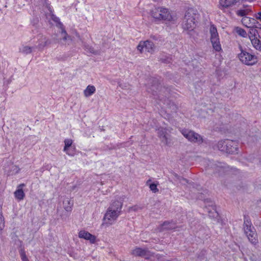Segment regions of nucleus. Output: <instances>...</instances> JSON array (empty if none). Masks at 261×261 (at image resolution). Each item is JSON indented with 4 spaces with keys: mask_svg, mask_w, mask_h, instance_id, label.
I'll use <instances>...</instances> for the list:
<instances>
[{
    "mask_svg": "<svg viewBox=\"0 0 261 261\" xmlns=\"http://www.w3.org/2000/svg\"><path fill=\"white\" fill-rule=\"evenodd\" d=\"M181 132L186 139L192 142L201 143L203 142L201 136L194 131L184 129L182 130Z\"/></svg>",
    "mask_w": 261,
    "mask_h": 261,
    "instance_id": "6",
    "label": "nucleus"
},
{
    "mask_svg": "<svg viewBox=\"0 0 261 261\" xmlns=\"http://www.w3.org/2000/svg\"><path fill=\"white\" fill-rule=\"evenodd\" d=\"M237 142L230 140H222L217 144L218 149L227 153L237 152Z\"/></svg>",
    "mask_w": 261,
    "mask_h": 261,
    "instance_id": "4",
    "label": "nucleus"
},
{
    "mask_svg": "<svg viewBox=\"0 0 261 261\" xmlns=\"http://www.w3.org/2000/svg\"><path fill=\"white\" fill-rule=\"evenodd\" d=\"M20 51L24 54H29L32 51V47L29 46H23L20 49Z\"/></svg>",
    "mask_w": 261,
    "mask_h": 261,
    "instance_id": "24",
    "label": "nucleus"
},
{
    "mask_svg": "<svg viewBox=\"0 0 261 261\" xmlns=\"http://www.w3.org/2000/svg\"><path fill=\"white\" fill-rule=\"evenodd\" d=\"M250 12L251 10L249 8H244L237 10L236 14L238 16L244 17L248 15Z\"/></svg>",
    "mask_w": 261,
    "mask_h": 261,
    "instance_id": "23",
    "label": "nucleus"
},
{
    "mask_svg": "<svg viewBox=\"0 0 261 261\" xmlns=\"http://www.w3.org/2000/svg\"><path fill=\"white\" fill-rule=\"evenodd\" d=\"M96 91L95 87L93 86L89 85L84 91V95L85 97H88L93 95Z\"/></svg>",
    "mask_w": 261,
    "mask_h": 261,
    "instance_id": "21",
    "label": "nucleus"
},
{
    "mask_svg": "<svg viewBox=\"0 0 261 261\" xmlns=\"http://www.w3.org/2000/svg\"><path fill=\"white\" fill-rule=\"evenodd\" d=\"M50 43L49 39L43 36H41L38 39L37 48L39 49H43L44 47Z\"/></svg>",
    "mask_w": 261,
    "mask_h": 261,
    "instance_id": "17",
    "label": "nucleus"
},
{
    "mask_svg": "<svg viewBox=\"0 0 261 261\" xmlns=\"http://www.w3.org/2000/svg\"><path fill=\"white\" fill-rule=\"evenodd\" d=\"M122 207V203L121 201H113L105 214L102 225H110L114 224L120 215Z\"/></svg>",
    "mask_w": 261,
    "mask_h": 261,
    "instance_id": "1",
    "label": "nucleus"
},
{
    "mask_svg": "<svg viewBox=\"0 0 261 261\" xmlns=\"http://www.w3.org/2000/svg\"><path fill=\"white\" fill-rule=\"evenodd\" d=\"M168 129L166 128L160 127L157 130L158 136L163 143L168 144Z\"/></svg>",
    "mask_w": 261,
    "mask_h": 261,
    "instance_id": "15",
    "label": "nucleus"
},
{
    "mask_svg": "<svg viewBox=\"0 0 261 261\" xmlns=\"http://www.w3.org/2000/svg\"><path fill=\"white\" fill-rule=\"evenodd\" d=\"M65 146L63 151L69 155H72L73 154L70 152L69 148L72 144V140L71 139H67L64 140Z\"/></svg>",
    "mask_w": 261,
    "mask_h": 261,
    "instance_id": "22",
    "label": "nucleus"
},
{
    "mask_svg": "<svg viewBox=\"0 0 261 261\" xmlns=\"http://www.w3.org/2000/svg\"><path fill=\"white\" fill-rule=\"evenodd\" d=\"M137 48L141 53L147 51L152 53L154 51L155 46L151 41L146 40L140 42L137 46Z\"/></svg>",
    "mask_w": 261,
    "mask_h": 261,
    "instance_id": "9",
    "label": "nucleus"
},
{
    "mask_svg": "<svg viewBox=\"0 0 261 261\" xmlns=\"http://www.w3.org/2000/svg\"><path fill=\"white\" fill-rule=\"evenodd\" d=\"M61 34L62 39L64 41H66V40L70 39V37L68 35L64 29L62 30Z\"/></svg>",
    "mask_w": 261,
    "mask_h": 261,
    "instance_id": "28",
    "label": "nucleus"
},
{
    "mask_svg": "<svg viewBox=\"0 0 261 261\" xmlns=\"http://www.w3.org/2000/svg\"><path fill=\"white\" fill-rule=\"evenodd\" d=\"M239 58L242 63L248 65H252L257 61L256 57L245 51L241 49V53L239 54Z\"/></svg>",
    "mask_w": 261,
    "mask_h": 261,
    "instance_id": "7",
    "label": "nucleus"
},
{
    "mask_svg": "<svg viewBox=\"0 0 261 261\" xmlns=\"http://www.w3.org/2000/svg\"><path fill=\"white\" fill-rule=\"evenodd\" d=\"M151 16L156 20H165L168 21H174L176 18L172 16L168 10L163 7H155L151 11Z\"/></svg>",
    "mask_w": 261,
    "mask_h": 261,
    "instance_id": "3",
    "label": "nucleus"
},
{
    "mask_svg": "<svg viewBox=\"0 0 261 261\" xmlns=\"http://www.w3.org/2000/svg\"><path fill=\"white\" fill-rule=\"evenodd\" d=\"M132 254L136 256H141L146 259L149 258L152 253L147 249L136 247L132 250Z\"/></svg>",
    "mask_w": 261,
    "mask_h": 261,
    "instance_id": "10",
    "label": "nucleus"
},
{
    "mask_svg": "<svg viewBox=\"0 0 261 261\" xmlns=\"http://www.w3.org/2000/svg\"><path fill=\"white\" fill-rule=\"evenodd\" d=\"M54 21H55L56 22H58L59 18H57V17H55V19H54Z\"/></svg>",
    "mask_w": 261,
    "mask_h": 261,
    "instance_id": "32",
    "label": "nucleus"
},
{
    "mask_svg": "<svg viewBox=\"0 0 261 261\" xmlns=\"http://www.w3.org/2000/svg\"><path fill=\"white\" fill-rule=\"evenodd\" d=\"M151 180L149 179L148 180H147V182H146V184L147 185H149V188L150 189L151 191H152L153 193H156L159 191V190L157 188V185L156 184H149V182Z\"/></svg>",
    "mask_w": 261,
    "mask_h": 261,
    "instance_id": "27",
    "label": "nucleus"
},
{
    "mask_svg": "<svg viewBox=\"0 0 261 261\" xmlns=\"http://www.w3.org/2000/svg\"><path fill=\"white\" fill-rule=\"evenodd\" d=\"M256 20H258L261 21V10L255 13L253 15Z\"/></svg>",
    "mask_w": 261,
    "mask_h": 261,
    "instance_id": "29",
    "label": "nucleus"
},
{
    "mask_svg": "<svg viewBox=\"0 0 261 261\" xmlns=\"http://www.w3.org/2000/svg\"><path fill=\"white\" fill-rule=\"evenodd\" d=\"M78 236L80 239L89 241L91 244L95 243L96 241V237L95 236L85 230H80L79 232Z\"/></svg>",
    "mask_w": 261,
    "mask_h": 261,
    "instance_id": "14",
    "label": "nucleus"
},
{
    "mask_svg": "<svg viewBox=\"0 0 261 261\" xmlns=\"http://www.w3.org/2000/svg\"><path fill=\"white\" fill-rule=\"evenodd\" d=\"M199 14L196 9L191 8L188 9L186 13L182 22V28L188 33L192 36L194 33L196 22L198 18Z\"/></svg>",
    "mask_w": 261,
    "mask_h": 261,
    "instance_id": "2",
    "label": "nucleus"
},
{
    "mask_svg": "<svg viewBox=\"0 0 261 261\" xmlns=\"http://www.w3.org/2000/svg\"><path fill=\"white\" fill-rule=\"evenodd\" d=\"M210 33L211 34V41L213 48L217 51L221 50V46L220 43L219 37L216 28L212 24L210 28Z\"/></svg>",
    "mask_w": 261,
    "mask_h": 261,
    "instance_id": "5",
    "label": "nucleus"
},
{
    "mask_svg": "<svg viewBox=\"0 0 261 261\" xmlns=\"http://www.w3.org/2000/svg\"><path fill=\"white\" fill-rule=\"evenodd\" d=\"M4 227V223L3 219L1 216H0V229L2 230Z\"/></svg>",
    "mask_w": 261,
    "mask_h": 261,
    "instance_id": "30",
    "label": "nucleus"
},
{
    "mask_svg": "<svg viewBox=\"0 0 261 261\" xmlns=\"http://www.w3.org/2000/svg\"><path fill=\"white\" fill-rule=\"evenodd\" d=\"M251 34H253L254 36H249L250 39L251 41V43L253 46L257 49L260 50L261 49V43L260 40L257 39L256 37V33H257L258 35V37L260 38L259 34L260 32H258L257 30L255 29H252L251 32H250Z\"/></svg>",
    "mask_w": 261,
    "mask_h": 261,
    "instance_id": "13",
    "label": "nucleus"
},
{
    "mask_svg": "<svg viewBox=\"0 0 261 261\" xmlns=\"http://www.w3.org/2000/svg\"><path fill=\"white\" fill-rule=\"evenodd\" d=\"M205 208H206V211L209 213L210 217H213V218H215V217H217L218 213L216 211V209H215V206H212V210H210L208 207H206Z\"/></svg>",
    "mask_w": 261,
    "mask_h": 261,
    "instance_id": "25",
    "label": "nucleus"
},
{
    "mask_svg": "<svg viewBox=\"0 0 261 261\" xmlns=\"http://www.w3.org/2000/svg\"><path fill=\"white\" fill-rule=\"evenodd\" d=\"M210 169H212L215 173L222 174L225 171V164L219 162H210L208 167V170Z\"/></svg>",
    "mask_w": 261,
    "mask_h": 261,
    "instance_id": "11",
    "label": "nucleus"
},
{
    "mask_svg": "<svg viewBox=\"0 0 261 261\" xmlns=\"http://www.w3.org/2000/svg\"><path fill=\"white\" fill-rule=\"evenodd\" d=\"M242 22L248 28H257L258 24V22L256 20L255 18L249 17H244L242 19Z\"/></svg>",
    "mask_w": 261,
    "mask_h": 261,
    "instance_id": "16",
    "label": "nucleus"
},
{
    "mask_svg": "<svg viewBox=\"0 0 261 261\" xmlns=\"http://www.w3.org/2000/svg\"><path fill=\"white\" fill-rule=\"evenodd\" d=\"M73 204V201L69 198H66L63 200V207L67 212H70Z\"/></svg>",
    "mask_w": 261,
    "mask_h": 261,
    "instance_id": "20",
    "label": "nucleus"
},
{
    "mask_svg": "<svg viewBox=\"0 0 261 261\" xmlns=\"http://www.w3.org/2000/svg\"><path fill=\"white\" fill-rule=\"evenodd\" d=\"M235 30L236 33L240 36H242L243 37H247V34L244 29L238 27L236 28Z\"/></svg>",
    "mask_w": 261,
    "mask_h": 261,
    "instance_id": "26",
    "label": "nucleus"
},
{
    "mask_svg": "<svg viewBox=\"0 0 261 261\" xmlns=\"http://www.w3.org/2000/svg\"><path fill=\"white\" fill-rule=\"evenodd\" d=\"M244 231L248 237L249 241L253 244H256L258 241L257 239V234L252 229L251 224L249 221H244Z\"/></svg>",
    "mask_w": 261,
    "mask_h": 261,
    "instance_id": "8",
    "label": "nucleus"
},
{
    "mask_svg": "<svg viewBox=\"0 0 261 261\" xmlns=\"http://www.w3.org/2000/svg\"><path fill=\"white\" fill-rule=\"evenodd\" d=\"M175 228V224L172 222L166 221L161 224L158 228L159 231H162L165 230L172 229Z\"/></svg>",
    "mask_w": 261,
    "mask_h": 261,
    "instance_id": "19",
    "label": "nucleus"
},
{
    "mask_svg": "<svg viewBox=\"0 0 261 261\" xmlns=\"http://www.w3.org/2000/svg\"><path fill=\"white\" fill-rule=\"evenodd\" d=\"M21 257L23 261H28V259L24 252H23L21 253Z\"/></svg>",
    "mask_w": 261,
    "mask_h": 261,
    "instance_id": "31",
    "label": "nucleus"
},
{
    "mask_svg": "<svg viewBox=\"0 0 261 261\" xmlns=\"http://www.w3.org/2000/svg\"><path fill=\"white\" fill-rule=\"evenodd\" d=\"M240 0H219L218 7L223 12L235 5Z\"/></svg>",
    "mask_w": 261,
    "mask_h": 261,
    "instance_id": "12",
    "label": "nucleus"
},
{
    "mask_svg": "<svg viewBox=\"0 0 261 261\" xmlns=\"http://www.w3.org/2000/svg\"><path fill=\"white\" fill-rule=\"evenodd\" d=\"M25 185L24 184H20L17 187V189L14 192L15 197L19 200H22L24 197L25 194L22 190V188Z\"/></svg>",
    "mask_w": 261,
    "mask_h": 261,
    "instance_id": "18",
    "label": "nucleus"
}]
</instances>
